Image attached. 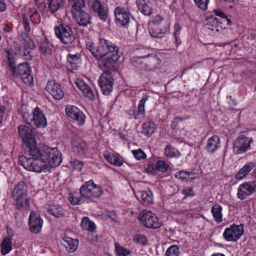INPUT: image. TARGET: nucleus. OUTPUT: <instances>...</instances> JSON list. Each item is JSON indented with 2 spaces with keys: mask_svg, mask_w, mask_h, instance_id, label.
I'll use <instances>...</instances> for the list:
<instances>
[{
  "mask_svg": "<svg viewBox=\"0 0 256 256\" xmlns=\"http://www.w3.org/2000/svg\"><path fill=\"white\" fill-rule=\"evenodd\" d=\"M10 72L13 77L20 76L23 82L26 84L30 85L33 82V76L31 74V70L28 64L26 62L20 64L17 67L12 68Z\"/></svg>",
  "mask_w": 256,
  "mask_h": 256,
  "instance_id": "6e6552de",
  "label": "nucleus"
},
{
  "mask_svg": "<svg viewBox=\"0 0 256 256\" xmlns=\"http://www.w3.org/2000/svg\"><path fill=\"white\" fill-rule=\"evenodd\" d=\"M86 48L98 60L101 58L108 54L119 52V48L112 42L100 38L98 42L95 44L92 42L86 44Z\"/></svg>",
  "mask_w": 256,
  "mask_h": 256,
  "instance_id": "f03ea898",
  "label": "nucleus"
},
{
  "mask_svg": "<svg viewBox=\"0 0 256 256\" xmlns=\"http://www.w3.org/2000/svg\"><path fill=\"white\" fill-rule=\"evenodd\" d=\"M18 134L22 140L26 151L37 146L35 136L32 128L28 126L20 125L18 127Z\"/></svg>",
  "mask_w": 256,
  "mask_h": 256,
  "instance_id": "0eeeda50",
  "label": "nucleus"
},
{
  "mask_svg": "<svg viewBox=\"0 0 256 256\" xmlns=\"http://www.w3.org/2000/svg\"><path fill=\"white\" fill-rule=\"evenodd\" d=\"M56 36L64 44L74 46L77 43L76 34L72 28L65 23H61L54 29Z\"/></svg>",
  "mask_w": 256,
  "mask_h": 256,
  "instance_id": "423d86ee",
  "label": "nucleus"
},
{
  "mask_svg": "<svg viewBox=\"0 0 256 256\" xmlns=\"http://www.w3.org/2000/svg\"><path fill=\"white\" fill-rule=\"evenodd\" d=\"M22 38L25 42L24 46H28L30 50H34V48L35 44L27 34L22 33Z\"/></svg>",
  "mask_w": 256,
  "mask_h": 256,
  "instance_id": "3c124183",
  "label": "nucleus"
},
{
  "mask_svg": "<svg viewBox=\"0 0 256 256\" xmlns=\"http://www.w3.org/2000/svg\"><path fill=\"white\" fill-rule=\"evenodd\" d=\"M22 25L26 32H28L30 31L29 20L25 16H22Z\"/></svg>",
  "mask_w": 256,
  "mask_h": 256,
  "instance_id": "13d9d810",
  "label": "nucleus"
},
{
  "mask_svg": "<svg viewBox=\"0 0 256 256\" xmlns=\"http://www.w3.org/2000/svg\"><path fill=\"white\" fill-rule=\"evenodd\" d=\"M71 10L84 8L85 6V0H68Z\"/></svg>",
  "mask_w": 256,
  "mask_h": 256,
  "instance_id": "a18cd8bd",
  "label": "nucleus"
},
{
  "mask_svg": "<svg viewBox=\"0 0 256 256\" xmlns=\"http://www.w3.org/2000/svg\"><path fill=\"white\" fill-rule=\"evenodd\" d=\"M5 111V108L3 106H0V123L2 121L4 114Z\"/></svg>",
  "mask_w": 256,
  "mask_h": 256,
  "instance_id": "69168bd1",
  "label": "nucleus"
},
{
  "mask_svg": "<svg viewBox=\"0 0 256 256\" xmlns=\"http://www.w3.org/2000/svg\"><path fill=\"white\" fill-rule=\"evenodd\" d=\"M28 194V186L24 182L20 181L15 186L12 192V197L16 202L17 209L19 210L30 208Z\"/></svg>",
  "mask_w": 256,
  "mask_h": 256,
  "instance_id": "7ed1b4c3",
  "label": "nucleus"
},
{
  "mask_svg": "<svg viewBox=\"0 0 256 256\" xmlns=\"http://www.w3.org/2000/svg\"><path fill=\"white\" fill-rule=\"evenodd\" d=\"M72 149L76 154L80 156H84L87 151L86 143L81 138L74 137L72 140Z\"/></svg>",
  "mask_w": 256,
  "mask_h": 256,
  "instance_id": "aec40b11",
  "label": "nucleus"
},
{
  "mask_svg": "<svg viewBox=\"0 0 256 256\" xmlns=\"http://www.w3.org/2000/svg\"><path fill=\"white\" fill-rule=\"evenodd\" d=\"M41 56L44 58H48L52 54V46L46 40H44L40 42L39 46Z\"/></svg>",
  "mask_w": 256,
  "mask_h": 256,
  "instance_id": "cd10ccee",
  "label": "nucleus"
},
{
  "mask_svg": "<svg viewBox=\"0 0 256 256\" xmlns=\"http://www.w3.org/2000/svg\"><path fill=\"white\" fill-rule=\"evenodd\" d=\"M244 232L242 224H233L224 230L222 236L226 242H236L243 235Z\"/></svg>",
  "mask_w": 256,
  "mask_h": 256,
  "instance_id": "9d476101",
  "label": "nucleus"
},
{
  "mask_svg": "<svg viewBox=\"0 0 256 256\" xmlns=\"http://www.w3.org/2000/svg\"><path fill=\"white\" fill-rule=\"evenodd\" d=\"M65 111L67 116L71 120L76 122L78 125L82 126L85 123V114L76 106L68 105L66 106Z\"/></svg>",
  "mask_w": 256,
  "mask_h": 256,
  "instance_id": "ddd939ff",
  "label": "nucleus"
},
{
  "mask_svg": "<svg viewBox=\"0 0 256 256\" xmlns=\"http://www.w3.org/2000/svg\"><path fill=\"white\" fill-rule=\"evenodd\" d=\"M148 96L144 94L143 95L142 98L139 101L138 104V110L137 115H144V104L148 100Z\"/></svg>",
  "mask_w": 256,
  "mask_h": 256,
  "instance_id": "37998d69",
  "label": "nucleus"
},
{
  "mask_svg": "<svg viewBox=\"0 0 256 256\" xmlns=\"http://www.w3.org/2000/svg\"><path fill=\"white\" fill-rule=\"evenodd\" d=\"M218 20L216 17H212L208 20V23L206 24V26L208 29L212 32L210 34H216L218 32Z\"/></svg>",
  "mask_w": 256,
  "mask_h": 256,
  "instance_id": "c9c22d12",
  "label": "nucleus"
},
{
  "mask_svg": "<svg viewBox=\"0 0 256 256\" xmlns=\"http://www.w3.org/2000/svg\"><path fill=\"white\" fill-rule=\"evenodd\" d=\"M91 8L93 12L96 14L99 18L104 22L107 18L106 10L102 3L99 0H94L91 4Z\"/></svg>",
  "mask_w": 256,
  "mask_h": 256,
  "instance_id": "393cba45",
  "label": "nucleus"
},
{
  "mask_svg": "<svg viewBox=\"0 0 256 256\" xmlns=\"http://www.w3.org/2000/svg\"><path fill=\"white\" fill-rule=\"evenodd\" d=\"M116 254L118 256H127L131 253V251L126 248L119 245L118 244H115Z\"/></svg>",
  "mask_w": 256,
  "mask_h": 256,
  "instance_id": "c03bdc74",
  "label": "nucleus"
},
{
  "mask_svg": "<svg viewBox=\"0 0 256 256\" xmlns=\"http://www.w3.org/2000/svg\"><path fill=\"white\" fill-rule=\"evenodd\" d=\"M82 198L81 196H78V194L74 193L70 194L68 197V200L73 205L80 204L83 202Z\"/></svg>",
  "mask_w": 256,
  "mask_h": 256,
  "instance_id": "49530a36",
  "label": "nucleus"
},
{
  "mask_svg": "<svg viewBox=\"0 0 256 256\" xmlns=\"http://www.w3.org/2000/svg\"><path fill=\"white\" fill-rule=\"evenodd\" d=\"M146 57H150L152 58V60H153V61H156L157 60L155 56V54H148L146 56H140V58H145Z\"/></svg>",
  "mask_w": 256,
  "mask_h": 256,
  "instance_id": "338daca9",
  "label": "nucleus"
},
{
  "mask_svg": "<svg viewBox=\"0 0 256 256\" xmlns=\"http://www.w3.org/2000/svg\"><path fill=\"white\" fill-rule=\"evenodd\" d=\"M6 6L5 3L2 0H0V11L4 12L6 10Z\"/></svg>",
  "mask_w": 256,
  "mask_h": 256,
  "instance_id": "774afa93",
  "label": "nucleus"
},
{
  "mask_svg": "<svg viewBox=\"0 0 256 256\" xmlns=\"http://www.w3.org/2000/svg\"><path fill=\"white\" fill-rule=\"evenodd\" d=\"M118 52H110L101 58L102 64L106 70H114L117 69V61L118 60Z\"/></svg>",
  "mask_w": 256,
  "mask_h": 256,
  "instance_id": "2eb2a0df",
  "label": "nucleus"
},
{
  "mask_svg": "<svg viewBox=\"0 0 256 256\" xmlns=\"http://www.w3.org/2000/svg\"><path fill=\"white\" fill-rule=\"evenodd\" d=\"M138 219L142 225L148 228H158L162 226L161 222L150 211L142 210L138 215Z\"/></svg>",
  "mask_w": 256,
  "mask_h": 256,
  "instance_id": "1a4fd4ad",
  "label": "nucleus"
},
{
  "mask_svg": "<svg viewBox=\"0 0 256 256\" xmlns=\"http://www.w3.org/2000/svg\"><path fill=\"white\" fill-rule=\"evenodd\" d=\"M66 66L70 71L76 70L82 63L81 54L79 53L68 54L66 56Z\"/></svg>",
  "mask_w": 256,
  "mask_h": 256,
  "instance_id": "412c9836",
  "label": "nucleus"
},
{
  "mask_svg": "<svg viewBox=\"0 0 256 256\" xmlns=\"http://www.w3.org/2000/svg\"><path fill=\"white\" fill-rule=\"evenodd\" d=\"M165 155L166 157L170 158H178L180 154V152L175 148L170 145L166 146L164 149Z\"/></svg>",
  "mask_w": 256,
  "mask_h": 256,
  "instance_id": "ea45409f",
  "label": "nucleus"
},
{
  "mask_svg": "<svg viewBox=\"0 0 256 256\" xmlns=\"http://www.w3.org/2000/svg\"><path fill=\"white\" fill-rule=\"evenodd\" d=\"M252 142V138L240 135L234 141L233 150L236 154L245 152L250 148V144Z\"/></svg>",
  "mask_w": 256,
  "mask_h": 256,
  "instance_id": "4468645a",
  "label": "nucleus"
},
{
  "mask_svg": "<svg viewBox=\"0 0 256 256\" xmlns=\"http://www.w3.org/2000/svg\"><path fill=\"white\" fill-rule=\"evenodd\" d=\"M64 242V246L69 252H73L76 250L78 245V240L66 238Z\"/></svg>",
  "mask_w": 256,
  "mask_h": 256,
  "instance_id": "473e14b6",
  "label": "nucleus"
},
{
  "mask_svg": "<svg viewBox=\"0 0 256 256\" xmlns=\"http://www.w3.org/2000/svg\"><path fill=\"white\" fill-rule=\"evenodd\" d=\"M256 164L254 162H250L246 164L235 176L237 180H241L246 176L252 170H254Z\"/></svg>",
  "mask_w": 256,
  "mask_h": 256,
  "instance_id": "bb28decb",
  "label": "nucleus"
},
{
  "mask_svg": "<svg viewBox=\"0 0 256 256\" xmlns=\"http://www.w3.org/2000/svg\"><path fill=\"white\" fill-rule=\"evenodd\" d=\"M71 164L74 170L78 172L81 171L84 166L83 163L77 160H74L72 161Z\"/></svg>",
  "mask_w": 256,
  "mask_h": 256,
  "instance_id": "4d7b16f0",
  "label": "nucleus"
},
{
  "mask_svg": "<svg viewBox=\"0 0 256 256\" xmlns=\"http://www.w3.org/2000/svg\"><path fill=\"white\" fill-rule=\"evenodd\" d=\"M155 130V124L153 122H146L142 124L141 132L145 136H150L154 132Z\"/></svg>",
  "mask_w": 256,
  "mask_h": 256,
  "instance_id": "7c9ffc66",
  "label": "nucleus"
},
{
  "mask_svg": "<svg viewBox=\"0 0 256 256\" xmlns=\"http://www.w3.org/2000/svg\"><path fill=\"white\" fill-rule=\"evenodd\" d=\"M196 5L202 10L208 9V6L210 0H194Z\"/></svg>",
  "mask_w": 256,
  "mask_h": 256,
  "instance_id": "5fc2aeb1",
  "label": "nucleus"
},
{
  "mask_svg": "<svg viewBox=\"0 0 256 256\" xmlns=\"http://www.w3.org/2000/svg\"><path fill=\"white\" fill-rule=\"evenodd\" d=\"M35 150L36 148H30V150L26 151L27 154L30 156V158H27L24 156L20 157L19 162L20 164L26 170L36 172H41L42 171L48 170L46 166V164L40 158V156H35L32 154L31 150Z\"/></svg>",
  "mask_w": 256,
  "mask_h": 256,
  "instance_id": "20e7f679",
  "label": "nucleus"
},
{
  "mask_svg": "<svg viewBox=\"0 0 256 256\" xmlns=\"http://www.w3.org/2000/svg\"><path fill=\"white\" fill-rule=\"evenodd\" d=\"M222 207L218 204H214L211 208V212L214 220L220 223L222 221Z\"/></svg>",
  "mask_w": 256,
  "mask_h": 256,
  "instance_id": "e433bc0d",
  "label": "nucleus"
},
{
  "mask_svg": "<svg viewBox=\"0 0 256 256\" xmlns=\"http://www.w3.org/2000/svg\"><path fill=\"white\" fill-rule=\"evenodd\" d=\"M80 226L83 230L90 232H94L96 228V226L94 223L92 221L90 220L88 217L82 218Z\"/></svg>",
  "mask_w": 256,
  "mask_h": 256,
  "instance_id": "4c0bfd02",
  "label": "nucleus"
},
{
  "mask_svg": "<svg viewBox=\"0 0 256 256\" xmlns=\"http://www.w3.org/2000/svg\"><path fill=\"white\" fill-rule=\"evenodd\" d=\"M71 12L76 23L80 26H86L90 24V17L88 13L82 10V8L71 10Z\"/></svg>",
  "mask_w": 256,
  "mask_h": 256,
  "instance_id": "f3484780",
  "label": "nucleus"
},
{
  "mask_svg": "<svg viewBox=\"0 0 256 256\" xmlns=\"http://www.w3.org/2000/svg\"><path fill=\"white\" fill-rule=\"evenodd\" d=\"M169 33V26L164 30H156L154 28H149L150 34L154 38H162Z\"/></svg>",
  "mask_w": 256,
  "mask_h": 256,
  "instance_id": "72a5a7b5",
  "label": "nucleus"
},
{
  "mask_svg": "<svg viewBox=\"0 0 256 256\" xmlns=\"http://www.w3.org/2000/svg\"><path fill=\"white\" fill-rule=\"evenodd\" d=\"M43 221L40 215L34 211L30 212L29 218V226L30 230L34 234L40 232Z\"/></svg>",
  "mask_w": 256,
  "mask_h": 256,
  "instance_id": "a211bd4d",
  "label": "nucleus"
},
{
  "mask_svg": "<svg viewBox=\"0 0 256 256\" xmlns=\"http://www.w3.org/2000/svg\"><path fill=\"white\" fill-rule=\"evenodd\" d=\"M148 0H137L136 5L139 10L145 16H150L152 10L149 6Z\"/></svg>",
  "mask_w": 256,
  "mask_h": 256,
  "instance_id": "c85d7f7f",
  "label": "nucleus"
},
{
  "mask_svg": "<svg viewBox=\"0 0 256 256\" xmlns=\"http://www.w3.org/2000/svg\"><path fill=\"white\" fill-rule=\"evenodd\" d=\"M146 170L148 172L152 173L155 172L156 170V166H154L153 164L149 163L148 164Z\"/></svg>",
  "mask_w": 256,
  "mask_h": 256,
  "instance_id": "0e129e2a",
  "label": "nucleus"
},
{
  "mask_svg": "<svg viewBox=\"0 0 256 256\" xmlns=\"http://www.w3.org/2000/svg\"><path fill=\"white\" fill-rule=\"evenodd\" d=\"M104 156L108 162L116 166H120L123 163L122 160L118 155L104 154Z\"/></svg>",
  "mask_w": 256,
  "mask_h": 256,
  "instance_id": "58836bf2",
  "label": "nucleus"
},
{
  "mask_svg": "<svg viewBox=\"0 0 256 256\" xmlns=\"http://www.w3.org/2000/svg\"><path fill=\"white\" fill-rule=\"evenodd\" d=\"M45 90L56 100H60L64 97V92L62 86L54 80L48 81Z\"/></svg>",
  "mask_w": 256,
  "mask_h": 256,
  "instance_id": "dca6fc26",
  "label": "nucleus"
},
{
  "mask_svg": "<svg viewBox=\"0 0 256 256\" xmlns=\"http://www.w3.org/2000/svg\"><path fill=\"white\" fill-rule=\"evenodd\" d=\"M133 241L138 244L146 246L148 240L146 236L141 234H136L133 238Z\"/></svg>",
  "mask_w": 256,
  "mask_h": 256,
  "instance_id": "09e8293b",
  "label": "nucleus"
},
{
  "mask_svg": "<svg viewBox=\"0 0 256 256\" xmlns=\"http://www.w3.org/2000/svg\"><path fill=\"white\" fill-rule=\"evenodd\" d=\"M80 193L84 198L93 201L103 194L104 190L102 186L96 184L92 180H90L83 183L80 188Z\"/></svg>",
  "mask_w": 256,
  "mask_h": 256,
  "instance_id": "39448f33",
  "label": "nucleus"
},
{
  "mask_svg": "<svg viewBox=\"0 0 256 256\" xmlns=\"http://www.w3.org/2000/svg\"><path fill=\"white\" fill-rule=\"evenodd\" d=\"M256 192V180H252L240 184L237 190V198L240 200L248 198Z\"/></svg>",
  "mask_w": 256,
  "mask_h": 256,
  "instance_id": "9b49d317",
  "label": "nucleus"
},
{
  "mask_svg": "<svg viewBox=\"0 0 256 256\" xmlns=\"http://www.w3.org/2000/svg\"><path fill=\"white\" fill-rule=\"evenodd\" d=\"M116 20L123 26H126L130 22V13L124 8L117 7L114 10Z\"/></svg>",
  "mask_w": 256,
  "mask_h": 256,
  "instance_id": "4be33fe9",
  "label": "nucleus"
},
{
  "mask_svg": "<svg viewBox=\"0 0 256 256\" xmlns=\"http://www.w3.org/2000/svg\"><path fill=\"white\" fill-rule=\"evenodd\" d=\"M40 16L38 14L37 11L34 12L33 14L30 16V21L34 24H38L40 22Z\"/></svg>",
  "mask_w": 256,
  "mask_h": 256,
  "instance_id": "bf43d9fd",
  "label": "nucleus"
},
{
  "mask_svg": "<svg viewBox=\"0 0 256 256\" xmlns=\"http://www.w3.org/2000/svg\"><path fill=\"white\" fill-rule=\"evenodd\" d=\"M156 170L162 172H166L168 170V166L162 160H158L156 165Z\"/></svg>",
  "mask_w": 256,
  "mask_h": 256,
  "instance_id": "6e6d98bb",
  "label": "nucleus"
},
{
  "mask_svg": "<svg viewBox=\"0 0 256 256\" xmlns=\"http://www.w3.org/2000/svg\"><path fill=\"white\" fill-rule=\"evenodd\" d=\"M32 122L38 128H44L47 125L46 119L43 112L38 106L34 110Z\"/></svg>",
  "mask_w": 256,
  "mask_h": 256,
  "instance_id": "6ab92c4d",
  "label": "nucleus"
},
{
  "mask_svg": "<svg viewBox=\"0 0 256 256\" xmlns=\"http://www.w3.org/2000/svg\"><path fill=\"white\" fill-rule=\"evenodd\" d=\"M213 12L214 14L216 16H218L221 18H227V16L226 14H225L224 12H223L222 10H214L213 11Z\"/></svg>",
  "mask_w": 256,
  "mask_h": 256,
  "instance_id": "e2e57ef3",
  "label": "nucleus"
},
{
  "mask_svg": "<svg viewBox=\"0 0 256 256\" xmlns=\"http://www.w3.org/2000/svg\"><path fill=\"white\" fill-rule=\"evenodd\" d=\"M163 20H164V18L162 16L158 14L154 17V20L152 22V23L154 25L158 26L159 24H160L162 23V22Z\"/></svg>",
  "mask_w": 256,
  "mask_h": 256,
  "instance_id": "052dcab7",
  "label": "nucleus"
},
{
  "mask_svg": "<svg viewBox=\"0 0 256 256\" xmlns=\"http://www.w3.org/2000/svg\"><path fill=\"white\" fill-rule=\"evenodd\" d=\"M75 84L82 92L83 95L84 96L88 98L91 100H94L95 95L94 92L83 80L78 79L75 82Z\"/></svg>",
  "mask_w": 256,
  "mask_h": 256,
  "instance_id": "b1692460",
  "label": "nucleus"
},
{
  "mask_svg": "<svg viewBox=\"0 0 256 256\" xmlns=\"http://www.w3.org/2000/svg\"><path fill=\"white\" fill-rule=\"evenodd\" d=\"M181 30V27L178 24L174 25V36L176 42H178V35L180 34Z\"/></svg>",
  "mask_w": 256,
  "mask_h": 256,
  "instance_id": "680f3d73",
  "label": "nucleus"
},
{
  "mask_svg": "<svg viewBox=\"0 0 256 256\" xmlns=\"http://www.w3.org/2000/svg\"><path fill=\"white\" fill-rule=\"evenodd\" d=\"M181 193L184 196L182 198V200H184L188 197H192L195 195L192 188L190 186L184 187L182 190Z\"/></svg>",
  "mask_w": 256,
  "mask_h": 256,
  "instance_id": "864d4df0",
  "label": "nucleus"
},
{
  "mask_svg": "<svg viewBox=\"0 0 256 256\" xmlns=\"http://www.w3.org/2000/svg\"><path fill=\"white\" fill-rule=\"evenodd\" d=\"M46 208L48 214L56 218H62L64 216L65 210L62 206L56 202H49Z\"/></svg>",
  "mask_w": 256,
  "mask_h": 256,
  "instance_id": "a878e982",
  "label": "nucleus"
},
{
  "mask_svg": "<svg viewBox=\"0 0 256 256\" xmlns=\"http://www.w3.org/2000/svg\"><path fill=\"white\" fill-rule=\"evenodd\" d=\"M7 59H8V68L10 71L12 70V68H14L16 66L15 62H16V58L14 54H13L12 52L8 50L7 52Z\"/></svg>",
  "mask_w": 256,
  "mask_h": 256,
  "instance_id": "8fccbe9b",
  "label": "nucleus"
},
{
  "mask_svg": "<svg viewBox=\"0 0 256 256\" xmlns=\"http://www.w3.org/2000/svg\"><path fill=\"white\" fill-rule=\"evenodd\" d=\"M220 147V139L218 136L214 135L208 140L205 146V150L208 154H213Z\"/></svg>",
  "mask_w": 256,
  "mask_h": 256,
  "instance_id": "5701e85b",
  "label": "nucleus"
},
{
  "mask_svg": "<svg viewBox=\"0 0 256 256\" xmlns=\"http://www.w3.org/2000/svg\"><path fill=\"white\" fill-rule=\"evenodd\" d=\"M142 204L148 206L153 203V194L151 190H148L140 192Z\"/></svg>",
  "mask_w": 256,
  "mask_h": 256,
  "instance_id": "2f4dec72",
  "label": "nucleus"
},
{
  "mask_svg": "<svg viewBox=\"0 0 256 256\" xmlns=\"http://www.w3.org/2000/svg\"><path fill=\"white\" fill-rule=\"evenodd\" d=\"M12 238L10 236L4 237L1 242V253L2 255H6L9 253L12 250Z\"/></svg>",
  "mask_w": 256,
  "mask_h": 256,
  "instance_id": "c756f323",
  "label": "nucleus"
},
{
  "mask_svg": "<svg viewBox=\"0 0 256 256\" xmlns=\"http://www.w3.org/2000/svg\"><path fill=\"white\" fill-rule=\"evenodd\" d=\"M194 174L192 172H190L186 171H180L176 173V176L182 180H189L194 178L190 176Z\"/></svg>",
  "mask_w": 256,
  "mask_h": 256,
  "instance_id": "de8ad7c7",
  "label": "nucleus"
},
{
  "mask_svg": "<svg viewBox=\"0 0 256 256\" xmlns=\"http://www.w3.org/2000/svg\"><path fill=\"white\" fill-rule=\"evenodd\" d=\"M132 152L134 158L138 160H145L146 158V154L140 148L132 150Z\"/></svg>",
  "mask_w": 256,
  "mask_h": 256,
  "instance_id": "603ef678",
  "label": "nucleus"
},
{
  "mask_svg": "<svg viewBox=\"0 0 256 256\" xmlns=\"http://www.w3.org/2000/svg\"><path fill=\"white\" fill-rule=\"evenodd\" d=\"M34 156H40L48 169L57 166L62 162L61 154L56 148H50L47 146L36 147V150H32Z\"/></svg>",
  "mask_w": 256,
  "mask_h": 256,
  "instance_id": "f257e3e1",
  "label": "nucleus"
},
{
  "mask_svg": "<svg viewBox=\"0 0 256 256\" xmlns=\"http://www.w3.org/2000/svg\"><path fill=\"white\" fill-rule=\"evenodd\" d=\"M98 82L103 94L108 95L113 88L114 80L112 72L104 70L100 76Z\"/></svg>",
  "mask_w": 256,
  "mask_h": 256,
  "instance_id": "f8f14e48",
  "label": "nucleus"
},
{
  "mask_svg": "<svg viewBox=\"0 0 256 256\" xmlns=\"http://www.w3.org/2000/svg\"><path fill=\"white\" fill-rule=\"evenodd\" d=\"M18 54L26 60H30L32 59V50L28 46H26L24 48H22L18 46Z\"/></svg>",
  "mask_w": 256,
  "mask_h": 256,
  "instance_id": "a19ab883",
  "label": "nucleus"
},
{
  "mask_svg": "<svg viewBox=\"0 0 256 256\" xmlns=\"http://www.w3.org/2000/svg\"><path fill=\"white\" fill-rule=\"evenodd\" d=\"M180 254L179 247L175 244L170 246L166 252V256H179Z\"/></svg>",
  "mask_w": 256,
  "mask_h": 256,
  "instance_id": "79ce46f5",
  "label": "nucleus"
},
{
  "mask_svg": "<svg viewBox=\"0 0 256 256\" xmlns=\"http://www.w3.org/2000/svg\"><path fill=\"white\" fill-rule=\"evenodd\" d=\"M65 3L64 0H50L48 2V8L51 13H54L62 8Z\"/></svg>",
  "mask_w": 256,
  "mask_h": 256,
  "instance_id": "f704fd0d",
  "label": "nucleus"
}]
</instances>
